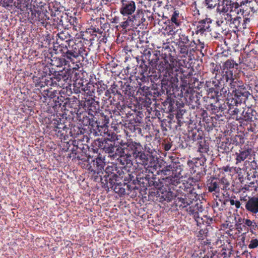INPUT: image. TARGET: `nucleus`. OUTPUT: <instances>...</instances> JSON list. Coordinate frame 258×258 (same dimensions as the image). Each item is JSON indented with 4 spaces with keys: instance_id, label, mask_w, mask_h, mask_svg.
<instances>
[{
    "instance_id": "nucleus-1",
    "label": "nucleus",
    "mask_w": 258,
    "mask_h": 258,
    "mask_svg": "<svg viewBox=\"0 0 258 258\" xmlns=\"http://www.w3.org/2000/svg\"><path fill=\"white\" fill-rule=\"evenodd\" d=\"M234 9L236 10L237 13L241 12V7L237 3H232L229 0H222L221 3H219L217 10L220 14L224 13H232L234 11Z\"/></svg>"
},
{
    "instance_id": "nucleus-2",
    "label": "nucleus",
    "mask_w": 258,
    "mask_h": 258,
    "mask_svg": "<svg viewBox=\"0 0 258 258\" xmlns=\"http://www.w3.org/2000/svg\"><path fill=\"white\" fill-rule=\"evenodd\" d=\"M121 3L120 12L123 16L131 15L135 11L136 7L134 1L122 0Z\"/></svg>"
},
{
    "instance_id": "nucleus-3",
    "label": "nucleus",
    "mask_w": 258,
    "mask_h": 258,
    "mask_svg": "<svg viewBox=\"0 0 258 258\" xmlns=\"http://www.w3.org/2000/svg\"><path fill=\"white\" fill-rule=\"evenodd\" d=\"M245 209L247 211L252 213H258V197H248L247 201L245 203Z\"/></svg>"
},
{
    "instance_id": "nucleus-4",
    "label": "nucleus",
    "mask_w": 258,
    "mask_h": 258,
    "mask_svg": "<svg viewBox=\"0 0 258 258\" xmlns=\"http://www.w3.org/2000/svg\"><path fill=\"white\" fill-rule=\"evenodd\" d=\"M251 149H247L242 151H239L238 152L235 153L236 155V164L240 163L246 159L251 154Z\"/></svg>"
},
{
    "instance_id": "nucleus-5",
    "label": "nucleus",
    "mask_w": 258,
    "mask_h": 258,
    "mask_svg": "<svg viewBox=\"0 0 258 258\" xmlns=\"http://www.w3.org/2000/svg\"><path fill=\"white\" fill-rule=\"evenodd\" d=\"M131 150L133 151V154L134 157L138 155V153L142 152V146L139 143L135 142H128L125 144Z\"/></svg>"
},
{
    "instance_id": "nucleus-6",
    "label": "nucleus",
    "mask_w": 258,
    "mask_h": 258,
    "mask_svg": "<svg viewBox=\"0 0 258 258\" xmlns=\"http://www.w3.org/2000/svg\"><path fill=\"white\" fill-rule=\"evenodd\" d=\"M234 11H232V13L229 12L220 14L221 17V23L224 22L227 23L229 22L231 23L233 20V17L236 16V15L239 14L240 13H237L235 9H234Z\"/></svg>"
},
{
    "instance_id": "nucleus-7",
    "label": "nucleus",
    "mask_w": 258,
    "mask_h": 258,
    "mask_svg": "<svg viewBox=\"0 0 258 258\" xmlns=\"http://www.w3.org/2000/svg\"><path fill=\"white\" fill-rule=\"evenodd\" d=\"M137 163L144 166L148 164V155H146L143 151L138 153L137 155L134 157Z\"/></svg>"
},
{
    "instance_id": "nucleus-8",
    "label": "nucleus",
    "mask_w": 258,
    "mask_h": 258,
    "mask_svg": "<svg viewBox=\"0 0 258 258\" xmlns=\"http://www.w3.org/2000/svg\"><path fill=\"white\" fill-rule=\"evenodd\" d=\"M158 67V70L161 72H163L165 70L169 71L170 70H172L173 68V67L169 63L168 60L165 58L163 59L160 62Z\"/></svg>"
},
{
    "instance_id": "nucleus-9",
    "label": "nucleus",
    "mask_w": 258,
    "mask_h": 258,
    "mask_svg": "<svg viewBox=\"0 0 258 258\" xmlns=\"http://www.w3.org/2000/svg\"><path fill=\"white\" fill-rule=\"evenodd\" d=\"M66 51L63 52V56L73 63H75V58L78 57L77 52H73L66 49Z\"/></svg>"
},
{
    "instance_id": "nucleus-10",
    "label": "nucleus",
    "mask_w": 258,
    "mask_h": 258,
    "mask_svg": "<svg viewBox=\"0 0 258 258\" xmlns=\"http://www.w3.org/2000/svg\"><path fill=\"white\" fill-rule=\"evenodd\" d=\"M207 186L209 191L210 192L215 191L219 192L220 191V185H219L218 181L212 180L210 182L207 183Z\"/></svg>"
},
{
    "instance_id": "nucleus-11",
    "label": "nucleus",
    "mask_w": 258,
    "mask_h": 258,
    "mask_svg": "<svg viewBox=\"0 0 258 258\" xmlns=\"http://www.w3.org/2000/svg\"><path fill=\"white\" fill-rule=\"evenodd\" d=\"M183 40H184V41L179 42V51L181 54L187 55L188 54V49L187 46L185 45V44H186L187 42L188 41V37H185Z\"/></svg>"
},
{
    "instance_id": "nucleus-12",
    "label": "nucleus",
    "mask_w": 258,
    "mask_h": 258,
    "mask_svg": "<svg viewBox=\"0 0 258 258\" xmlns=\"http://www.w3.org/2000/svg\"><path fill=\"white\" fill-rule=\"evenodd\" d=\"M231 77L230 79H227V81L229 80L230 81V86L231 89H233V92H235V95L237 96H240V95H238V93L236 92L237 90L236 89V87H240V85L239 84V82L238 81L237 79L233 78L232 77V74H231Z\"/></svg>"
},
{
    "instance_id": "nucleus-13",
    "label": "nucleus",
    "mask_w": 258,
    "mask_h": 258,
    "mask_svg": "<svg viewBox=\"0 0 258 258\" xmlns=\"http://www.w3.org/2000/svg\"><path fill=\"white\" fill-rule=\"evenodd\" d=\"M218 182L219 183V185H220L221 189H227V188H229L230 184L226 178H222L220 180H218Z\"/></svg>"
},
{
    "instance_id": "nucleus-14",
    "label": "nucleus",
    "mask_w": 258,
    "mask_h": 258,
    "mask_svg": "<svg viewBox=\"0 0 258 258\" xmlns=\"http://www.w3.org/2000/svg\"><path fill=\"white\" fill-rule=\"evenodd\" d=\"M210 28L209 24H206L205 22L202 23L198 27L197 33H200L201 34H203L204 32L206 31H209V29Z\"/></svg>"
},
{
    "instance_id": "nucleus-15",
    "label": "nucleus",
    "mask_w": 258,
    "mask_h": 258,
    "mask_svg": "<svg viewBox=\"0 0 258 258\" xmlns=\"http://www.w3.org/2000/svg\"><path fill=\"white\" fill-rule=\"evenodd\" d=\"M235 197H231L227 201L230 203L231 206H234L236 209H239L241 207L240 202L238 200H235Z\"/></svg>"
},
{
    "instance_id": "nucleus-16",
    "label": "nucleus",
    "mask_w": 258,
    "mask_h": 258,
    "mask_svg": "<svg viewBox=\"0 0 258 258\" xmlns=\"http://www.w3.org/2000/svg\"><path fill=\"white\" fill-rule=\"evenodd\" d=\"M65 48L73 52H78V46L73 41L70 40L68 42V46H66Z\"/></svg>"
},
{
    "instance_id": "nucleus-17",
    "label": "nucleus",
    "mask_w": 258,
    "mask_h": 258,
    "mask_svg": "<svg viewBox=\"0 0 258 258\" xmlns=\"http://www.w3.org/2000/svg\"><path fill=\"white\" fill-rule=\"evenodd\" d=\"M17 2L14 3V6L17 8L22 9L27 6L28 3L26 0H17Z\"/></svg>"
},
{
    "instance_id": "nucleus-18",
    "label": "nucleus",
    "mask_w": 258,
    "mask_h": 258,
    "mask_svg": "<svg viewBox=\"0 0 258 258\" xmlns=\"http://www.w3.org/2000/svg\"><path fill=\"white\" fill-rule=\"evenodd\" d=\"M94 162L96 164L98 171L102 170L104 166V163L103 159L101 157H97L95 160H94Z\"/></svg>"
},
{
    "instance_id": "nucleus-19",
    "label": "nucleus",
    "mask_w": 258,
    "mask_h": 258,
    "mask_svg": "<svg viewBox=\"0 0 258 258\" xmlns=\"http://www.w3.org/2000/svg\"><path fill=\"white\" fill-rule=\"evenodd\" d=\"M203 4L207 8L212 9L216 6V3L214 0H204Z\"/></svg>"
},
{
    "instance_id": "nucleus-20",
    "label": "nucleus",
    "mask_w": 258,
    "mask_h": 258,
    "mask_svg": "<svg viewBox=\"0 0 258 258\" xmlns=\"http://www.w3.org/2000/svg\"><path fill=\"white\" fill-rule=\"evenodd\" d=\"M243 224L244 227H247L248 228H253L255 226V223L248 219L243 218Z\"/></svg>"
},
{
    "instance_id": "nucleus-21",
    "label": "nucleus",
    "mask_w": 258,
    "mask_h": 258,
    "mask_svg": "<svg viewBox=\"0 0 258 258\" xmlns=\"http://www.w3.org/2000/svg\"><path fill=\"white\" fill-rule=\"evenodd\" d=\"M179 13L177 11H175L172 15L171 20L172 23H174L176 26L179 25V23L178 21Z\"/></svg>"
},
{
    "instance_id": "nucleus-22",
    "label": "nucleus",
    "mask_w": 258,
    "mask_h": 258,
    "mask_svg": "<svg viewBox=\"0 0 258 258\" xmlns=\"http://www.w3.org/2000/svg\"><path fill=\"white\" fill-rule=\"evenodd\" d=\"M236 15V16L233 17V20L231 23L234 25V27L238 28L240 25V19L241 18L240 16Z\"/></svg>"
},
{
    "instance_id": "nucleus-23",
    "label": "nucleus",
    "mask_w": 258,
    "mask_h": 258,
    "mask_svg": "<svg viewBox=\"0 0 258 258\" xmlns=\"http://www.w3.org/2000/svg\"><path fill=\"white\" fill-rule=\"evenodd\" d=\"M134 19L135 17H129L126 21L121 22V26L124 29L126 28L130 25L131 23L133 22Z\"/></svg>"
},
{
    "instance_id": "nucleus-24",
    "label": "nucleus",
    "mask_w": 258,
    "mask_h": 258,
    "mask_svg": "<svg viewBox=\"0 0 258 258\" xmlns=\"http://www.w3.org/2000/svg\"><path fill=\"white\" fill-rule=\"evenodd\" d=\"M235 66H237L238 64L235 63L233 60H227L224 63V67L227 69L233 68Z\"/></svg>"
},
{
    "instance_id": "nucleus-25",
    "label": "nucleus",
    "mask_w": 258,
    "mask_h": 258,
    "mask_svg": "<svg viewBox=\"0 0 258 258\" xmlns=\"http://www.w3.org/2000/svg\"><path fill=\"white\" fill-rule=\"evenodd\" d=\"M248 247L250 249L256 248L258 247V239L256 238H252L249 241V244Z\"/></svg>"
},
{
    "instance_id": "nucleus-26",
    "label": "nucleus",
    "mask_w": 258,
    "mask_h": 258,
    "mask_svg": "<svg viewBox=\"0 0 258 258\" xmlns=\"http://www.w3.org/2000/svg\"><path fill=\"white\" fill-rule=\"evenodd\" d=\"M205 43L204 42H202L200 41V40H198V43L197 44V46L198 49H199L201 53L202 54V56H204V53L203 52V50L204 48H205Z\"/></svg>"
},
{
    "instance_id": "nucleus-27",
    "label": "nucleus",
    "mask_w": 258,
    "mask_h": 258,
    "mask_svg": "<svg viewBox=\"0 0 258 258\" xmlns=\"http://www.w3.org/2000/svg\"><path fill=\"white\" fill-rule=\"evenodd\" d=\"M181 204L179 205V207H182L183 208L187 207L189 205V203L184 198H179V201Z\"/></svg>"
},
{
    "instance_id": "nucleus-28",
    "label": "nucleus",
    "mask_w": 258,
    "mask_h": 258,
    "mask_svg": "<svg viewBox=\"0 0 258 258\" xmlns=\"http://www.w3.org/2000/svg\"><path fill=\"white\" fill-rule=\"evenodd\" d=\"M77 53L78 54V56L80 55L83 57L84 55L86 56L87 55V53L86 52L85 48L83 47L80 48L78 50Z\"/></svg>"
},
{
    "instance_id": "nucleus-29",
    "label": "nucleus",
    "mask_w": 258,
    "mask_h": 258,
    "mask_svg": "<svg viewBox=\"0 0 258 258\" xmlns=\"http://www.w3.org/2000/svg\"><path fill=\"white\" fill-rule=\"evenodd\" d=\"M193 216L195 218V220L197 221V222L198 223H201V221H203V218H200L199 216V213L197 212H196L194 215H193Z\"/></svg>"
},
{
    "instance_id": "nucleus-30",
    "label": "nucleus",
    "mask_w": 258,
    "mask_h": 258,
    "mask_svg": "<svg viewBox=\"0 0 258 258\" xmlns=\"http://www.w3.org/2000/svg\"><path fill=\"white\" fill-rule=\"evenodd\" d=\"M13 0H5L4 3L6 7H12L13 5Z\"/></svg>"
},
{
    "instance_id": "nucleus-31",
    "label": "nucleus",
    "mask_w": 258,
    "mask_h": 258,
    "mask_svg": "<svg viewBox=\"0 0 258 258\" xmlns=\"http://www.w3.org/2000/svg\"><path fill=\"white\" fill-rule=\"evenodd\" d=\"M187 212L190 214V215H194V214L196 212H195L194 208L191 207H189L186 209Z\"/></svg>"
},
{
    "instance_id": "nucleus-32",
    "label": "nucleus",
    "mask_w": 258,
    "mask_h": 258,
    "mask_svg": "<svg viewBox=\"0 0 258 258\" xmlns=\"http://www.w3.org/2000/svg\"><path fill=\"white\" fill-rule=\"evenodd\" d=\"M57 35L59 39L62 40H64L66 38H67L66 36H65L63 33H59Z\"/></svg>"
},
{
    "instance_id": "nucleus-33",
    "label": "nucleus",
    "mask_w": 258,
    "mask_h": 258,
    "mask_svg": "<svg viewBox=\"0 0 258 258\" xmlns=\"http://www.w3.org/2000/svg\"><path fill=\"white\" fill-rule=\"evenodd\" d=\"M222 170L224 171L225 172H230L231 171V168L229 166H223L222 167Z\"/></svg>"
},
{
    "instance_id": "nucleus-34",
    "label": "nucleus",
    "mask_w": 258,
    "mask_h": 258,
    "mask_svg": "<svg viewBox=\"0 0 258 258\" xmlns=\"http://www.w3.org/2000/svg\"><path fill=\"white\" fill-rule=\"evenodd\" d=\"M117 151H119V153H120V154L119 155L120 156H122V154L124 153V151H123V149L118 148L117 149Z\"/></svg>"
},
{
    "instance_id": "nucleus-35",
    "label": "nucleus",
    "mask_w": 258,
    "mask_h": 258,
    "mask_svg": "<svg viewBox=\"0 0 258 258\" xmlns=\"http://www.w3.org/2000/svg\"><path fill=\"white\" fill-rule=\"evenodd\" d=\"M237 222L239 225L243 223V218H239Z\"/></svg>"
},
{
    "instance_id": "nucleus-36",
    "label": "nucleus",
    "mask_w": 258,
    "mask_h": 258,
    "mask_svg": "<svg viewBox=\"0 0 258 258\" xmlns=\"http://www.w3.org/2000/svg\"><path fill=\"white\" fill-rule=\"evenodd\" d=\"M197 43H196L195 41H192L190 44V46L194 47V45H197Z\"/></svg>"
},
{
    "instance_id": "nucleus-37",
    "label": "nucleus",
    "mask_w": 258,
    "mask_h": 258,
    "mask_svg": "<svg viewBox=\"0 0 258 258\" xmlns=\"http://www.w3.org/2000/svg\"><path fill=\"white\" fill-rule=\"evenodd\" d=\"M240 200L241 201H244V202H247V200L245 199V197H240Z\"/></svg>"
},
{
    "instance_id": "nucleus-38",
    "label": "nucleus",
    "mask_w": 258,
    "mask_h": 258,
    "mask_svg": "<svg viewBox=\"0 0 258 258\" xmlns=\"http://www.w3.org/2000/svg\"><path fill=\"white\" fill-rule=\"evenodd\" d=\"M199 49H198L197 46H196L195 48H192L190 51L195 52L196 50H199Z\"/></svg>"
},
{
    "instance_id": "nucleus-39",
    "label": "nucleus",
    "mask_w": 258,
    "mask_h": 258,
    "mask_svg": "<svg viewBox=\"0 0 258 258\" xmlns=\"http://www.w3.org/2000/svg\"><path fill=\"white\" fill-rule=\"evenodd\" d=\"M212 218H209L207 219V221L206 222L208 224H210L211 222H212Z\"/></svg>"
},
{
    "instance_id": "nucleus-40",
    "label": "nucleus",
    "mask_w": 258,
    "mask_h": 258,
    "mask_svg": "<svg viewBox=\"0 0 258 258\" xmlns=\"http://www.w3.org/2000/svg\"><path fill=\"white\" fill-rule=\"evenodd\" d=\"M165 150L167 151V150H169L170 147H168V146L167 145V146H166V147H165Z\"/></svg>"
},
{
    "instance_id": "nucleus-41",
    "label": "nucleus",
    "mask_w": 258,
    "mask_h": 258,
    "mask_svg": "<svg viewBox=\"0 0 258 258\" xmlns=\"http://www.w3.org/2000/svg\"><path fill=\"white\" fill-rule=\"evenodd\" d=\"M113 148H114L112 146L111 147V149H110V151H109V152L112 153L113 151H112V149H113Z\"/></svg>"
},
{
    "instance_id": "nucleus-42",
    "label": "nucleus",
    "mask_w": 258,
    "mask_h": 258,
    "mask_svg": "<svg viewBox=\"0 0 258 258\" xmlns=\"http://www.w3.org/2000/svg\"><path fill=\"white\" fill-rule=\"evenodd\" d=\"M241 13H243V11H241ZM241 15H243V13H241Z\"/></svg>"
}]
</instances>
